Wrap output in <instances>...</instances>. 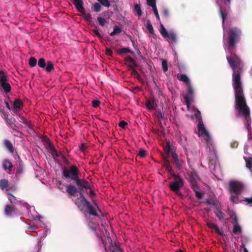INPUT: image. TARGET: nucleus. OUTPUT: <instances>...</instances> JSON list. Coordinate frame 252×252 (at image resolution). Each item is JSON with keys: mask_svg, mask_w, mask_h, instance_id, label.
Listing matches in <instances>:
<instances>
[{"mask_svg": "<svg viewBox=\"0 0 252 252\" xmlns=\"http://www.w3.org/2000/svg\"><path fill=\"white\" fill-rule=\"evenodd\" d=\"M226 59L233 71L232 86L235 95L234 108L247 119L250 116V111L247 105L241 80V73L244 70V63L235 53H231L230 56L226 57Z\"/></svg>", "mask_w": 252, "mask_h": 252, "instance_id": "obj_1", "label": "nucleus"}, {"mask_svg": "<svg viewBox=\"0 0 252 252\" xmlns=\"http://www.w3.org/2000/svg\"><path fill=\"white\" fill-rule=\"evenodd\" d=\"M63 178L64 179H70L75 181L76 185L85 189L91 188L90 183L85 179H79V171L76 166L71 165L69 167H64L62 169Z\"/></svg>", "mask_w": 252, "mask_h": 252, "instance_id": "obj_2", "label": "nucleus"}, {"mask_svg": "<svg viewBox=\"0 0 252 252\" xmlns=\"http://www.w3.org/2000/svg\"><path fill=\"white\" fill-rule=\"evenodd\" d=\"M229 192L230 193V200L234 203H237L238 196L242 193L244 185L238 181H231L228 184Z\"/></svg>", "mask_w": 252, "mask_h": 252, "instance_id": "obj_3", "label": "nucleus"}, {"mask_svg": "<svg viewBox=\"0 0 252 252\" xmlns=\"http://www.w3.org/2000/svg\"><path fill=\"white\" fill-rule=\"evenodd\" d=\"M241 34L242 32L238 28L232 27L229 29L228 33L229 50H231L236 47V44L240 41Z\"/></svg>", "mask_w": 252, "mask_h": 252, "instance_id": "obj_4", "label": "nucleus"}, {"mask_svg": "<svg viewBox=\"0 0 252 252\" xmlns=\"http://www.w3.org/2000/svg\"><path fill=\"white\" fill-rule=\"evenodd\" d=\"M83 199L84 203L81 205V208H79V210L82 212L88 213L90 215L98 217L97 211L98 210L100 213H101V211L97 204L95 203L94 206H93L86 198Z\"/></svg>", "mask_w": 252, "mask_h": 252, "instance_id": "obj_5", "label": "nucleus"}, {"mask_svg": "<svg viewBox=\"0 0 252 252\" xmlns=\"http://www.w3.org/2000/svg\"><path fill=\"white\" fill-rule=\"evenodd\" d=\"M173 177L174 179V181L171 182L169 183V188L178 195L182 196L183 195L180 192V190L184 186V180L179 174H177L176 176H173Z\"/></svg>", "mask_w": 252, "mask_h": 252, "instance_id": "obj_6", "label": "nucleus"}, {"mask_svg": "<svg viewBox=\"0 0 252 252\" xmlns=\"http://www.w3.org/2000/svg\"><path fill=\"white\" fill-rule=\"evenodd\" d=\"M194 91L191 84L188 85L187 93L184 95V99L187 107H189L190 101L193 97Z\"/></svg>", "mask_w": 252, "mask_h": 252, "instance_id": "obj_7", "label": "nucleus"}, {"mask_svg": "<svg viewBox=\"0 0 252 252\" xmlns=\"http://www.w3.org/2000/svg\"><path fill=\"white\" fill-rule=\"evenodd\" d=\"M204 140L206 144L207 149H209L210 151H213L215 157L217 158V150L210 135H208V137H204Z\"/></svg>", "mask_w": 252, "mask_h": 252, "instance_id": "obj_8", "label": "nucleus"}, {"mask_svg": "<svg viewBox=\"0 0 252 252\" xmlns=\"http://www.w3.org/2000/svg\"><path fill=\"white\" fill-rule=\"evenodd\" d=\"M197 130H198V135L200 136V135L203 136L204 137L210 135L209 132L206 129L205 126L203 123L202 120H200L198 122L197 125Z\"/></svg>", "mask_w": 252, "mask_h": 252, "instance_id": "obj_9", "label": "nucleus"}, {"mask_svg": "<svg viewBox=\"0 0 252 252\" xmlns=\"http://www.w3.org/2000/svg\"><path fill=\"white\" fill-rule=\"evenodd\" d=\"M16 211V208L14 206L11 205H6L4 208V213L7 216H11L12 214L15 213Z\"/></svg>", "mask_w": 252, "mask_h": 252, "instance_id": "obj_10", "label": "nucleus"}, {"mask_svg": "<svg viewBox=\"0 0 252 252\" xmlns=\"http://www.w3.org/2000/svg\"><path fill=\"white\" fill-rule=\"evenodd\" d=\"M73 3L79 12L84 13L85 8L82 0H73Z\"/></svg>", "mask_w": 252, "mask_h": 252, "instance_id": "obj_11", "label": "nucleus"}, {"mask_svg": "<svg viewBox=\"0 0 252 252\" xmlns=\"http://www.w3.org/2000/svg\"><path fill=\"white\" fill-rule=\"evenodd\" d=\"M125 61L127 63H129L128 65V67L130 68L131 69H133L134 68H136L137 67V64L136 63L135 60L132 59L130 56H128L125 58Z\"/></svg>", "mask_w": 252, "mask_h": 252, "instance_id": "obj_12", "label": "nucleus"}, {"mask_svg": "<svg viewBox=\"0 0 252 252\" xmlns=\"http://www.w3.org/2000/svg\"><path fill=\"white\" fill-rule=\"evenodd\" d=\"M216 210L214 211V213L216 217L219 219L220 221L223 220L224 219V214L221 211L219 205H216Z\"/></svg>", "mask_w": 252, "mask_h": 252, "instance_id": "obj_13", "label": "nucleus"}, {"mask_svg": "<svg viewBox=\"0 0 252 252\" xmlns=\"http://www.w3.org/2000/svg\"><path fill=\"white\" fill-rule=\"evenodd\" d=\"M66 191L71 196H74L77 192V188L72 185H68L66 186Z\"/></svg>", "mask_w": 252, "mask_h": 252, "instance_id": "obj_14", "label": "nucleus"}, {"mask_svg": "<svg viewBox=\"0 0 252 252\" xmlns=\"http://www.w3.org/2000/svg\"><path fill=\"white\" fill-rule=\"evenodd\" d=\"M2 167L5 170H8L9 173L12 170L13 165L8 159H4L2 161Z\"/></svg>", "mask_w": 252, "mask_h": 252, "instance_id": "obj_15", "label": "nucleus"}, {"mask_svg": "<svg viewBox=\"0 0 252 252\" xmlns=\"http://www.w3.org/2000/svg\"><path fill=\"white\" fill-rule=\"evenodd\" d=\"M177 78L179 81L183 82L187 85L190 84L189 79L186 74H178Z\"/></svg>", "mask_w": 252, "mask_h": 252, "instance_id": "obj_16", "label": "nucleus"}, {"mask_svg": "<svg viewBox=\"0 0 252 252\" xmlns=\"http://www.w3.org/2000/svg\"><path fill=\"white\" fill-rule=\"evenodd\" d=\"M207 226L209 228L215 230L216 232L219 235L222 236L223 234V231L220 230L218 226L213 223H208Z\"/></svg>", "mask_w": 252, "mask_h": 252, "instance_id": "obj_17", "label": "nucleus"}, {"mask_svg": "<svg viewBox=\"0 0 252 252\" xmlns=\"http://www.w3.org/2000/svg\"><path fill=\"white\" fill-rule=\"evenodd\" d=\"M0 86L6 93H8L11 91V86L7 81L3 82L0 83Z\"/></svg>", "mask_w": 252, "mask_h": 252, "instance_id": "obj_18", "label": "nucleus"}, {"mask_svg": "<svg viewBox=\"0 0 252 252\" xmlns=\"http://www.w3.org/2000/svg\"><path fill=\"white\" fill-rule=\"evenodd\" d=\"M4 145L7 149L9 152L11 153L14 152V148L10 141L8 140H4Z\"/></svg>", "mask_w": 252, "mask_h": 252, "instance_id": "obj_19", "label": "nucleus"}, {"mask_svg": "<svg viewBox=\"0 0 252 252\" xmlns=\"http://www.w3.org/2000/svg\"><path fill=\"white\" fill-rule=\"evenodd\" d=\"M117 52L119 55L126 53H133V52L129 48H122L117 50Z\"/></svg>", "mask_w": 252, "mask_h": 252, "instance_id": "obj_20", "label": "nucleus"}, {"mask_svg": "<svg viewBox=\"0 0 252 252\" xmlns=\"http://www.w3.org/2000/svg\"><path fill=\"white\" fill-rule=\"evenodd\" d=\"M9 186V182L7 179H2L0 180V189L3 190Z\"/></svg>", "mask_w": 252, "mask_h": 252, "instance_id": "obj_21", "label": "nucleus"}, {"mask_svg": "<svg viewBox=\"0 0 252 252\" xmlns=\"http://www.w3.org/2000/svg\"><path fill=\"white\" fill-rule=\"evenodd\" d=\"M173 163L176 165L178 169H181L185 164V162L183 160L178 158L173 161Z\"/></svg>", "mask_w": 252, "mask_h": 252, "instance_id": "obj_22", "label": "nucleus"}, {"mask_svg": "<svg viewBox=\"0 0 252 252\" xmlns=\"http://www.w3.org/2000/svg\"><path fill=\"white\" fill-rule=\"evenodd\" d=\"M23 106V102L19 99H16L13 102V107L15 108L20 109Z\"/></svg>", "mask_w": 252, "mask_h": 252, "instance_id": "obj_23", "label": "nucleus"}, {"mask_svg": "<svg viewBox=\"0 0 252 252\" xmlns=\"http://www.w3.org/2000/svg\"><path fill=\"white\" fill-rule=\"evenodd\" d=\"M159 32L161 35L165 38H167V36L168 35L169 33L166 31L165 27L162 24H160Z\"/></svg>", "mask_w": 252, "mask_h": 252, "instance_id": "obj_24", "label": "nucleus"}, {"mask_svg": "<svg viewBox=\"0 0 252 252\" xmlns=\"http://www.w3.org/2000/svg\"><path fill=\"white\" fill-rule=\"evenodd\" d=\"M20 122L26 125V126L30 128H32V124L31 122L28 121L25 118H24L23 116H20Z\"/></svg>", "mask_w": 252, "mask_h": 252, "instance_id": "obj_25", "label": "nucleus"}, {"mask_svg": "<svg viewBox=\"0 0 252 252\" xmlns=\"http://www.w3.org/2000/svg\"><path fill=\"white\" fill-rule=\"evenodd\" d=\"M166 38L169 39L174 43H176L177 40L176 33L172 32L169 33L168 35L167 36Z\"/></svg>", "mask_w": 252, "mask_h": 252, "instance_id": "obj_26", "label": "nucleus"}, {"mask_svg": "<svg viewBox=\"0 0 252 252\" xmlns=\"http://www.w3.org/2000/svg\"><path fill=\"white\" fill-rule=\"evenodd\" d=\"M134 10L135 12H136L137 15L138 16H141L142 14V12L141 8V6L140 4H135L134 5Z\"/></svg>", "mask_w": 252, "mask_h": 252, "instance_id": "obj_27", "label": "nucleus"}, {"mask_svg": "<svg viewBox=\"0 0 252 252\" xmlns=\"http://www.w3.org/2000/svg\"><path fill=\"white\" fill-rule=\"evenodd\" d=\"M146 28L148 30L150 33H151L152 35L154 34V30L149 20L147 21Z\"/></svg>", "mask_w": 252, "mask_h": 252, "instance_id": "obj_28", "label": "nucleus"}, {"mask_svg": "<svg viewBox=\"0 0 252 252\" xmlns=\"http://www.w3.org/2000/svg\"><path fill=\"white\" fill-rule=\"evenodd\" d=\"M145 104L147 108L149 110L155 109V102L154 100L147 101Z\"/></svg>", "mask_w": 252, "mask_h": 252, "instance_id": "obj_29", "label": "nucleus"}, {"mask_svg": "<svg viewBox=\"0 0 252 252\" xmlns=\"http://www.w3.org/2000/svg\"><path fill=\"white\" fill-rule=\"evenodd\" d=\"M233 232L235 234L241 233L242 232V228L239 224H234Z\"/></svg>", "mask_w": 252, "mask_h": 252, "instance_id": "obj_30", "label": "nucleus"}, {"mask_svg": "<svg viewBox=\"0 0 252 252\" xmlns=\"http://www.w3.org/2000/svg\"><path fill=\"white\" fill-rule=\"evenodd\" d=\"M46 67V70L48 72H50L54 68V64L50 61L48 62Z\"/></svg>", "mask_w": 252, "mask_h": 252, "instance_id": "obj_31", "label": "nucleus"}, {"mask_svg": "<svg viewBox=\"0 0 252 252\" xmlns=\"http://www.w3.org/2000/svg\"><path fill=\"white\" fill-rule=\"evenodd\" d=\"M8 189H6V194L9 195V197H8V200L11 203H15V201L16 200V198L10 192H8Z\"/></svg>", "mask_w": 252, "mask_h": 252, "instance_id": "obj_32", "label": "nucleus"}, {"mask_svg": "<svg viewBox=\"0 0 252 252\" xmlns=\"http://www.w3.org/2000/svg\"><path fill=\"white\" fill-rule=\"evenodd\" d=\"M83 198L84 197H78L74 201L75 204L77 205L78 208H81V205L84 203Z\"/></svg>", "mask_w": 252, "mask_h": 252, "instance_id": "obj_33", "label": "nucleus"}, {"mask_svg": "<svg viewBox=\"0 0 252 252\" xmlns=\"http://www.w3.org/2000/svg\"><path fill=\"white\" fill-rule=\"evenodd\" d=\"M83 16L84 18L89 22H91L92 20V15L90 13H86L85 12V10H84V13H81Z\"/></svg>", "mask_w": 252, "mask_h": 252, "instance_id": "obj_34", "label": "nucleus"}, {"mask_svg": "<svg viewBox=\"0 0 252 252\" xmlns=\"http://www.w3.org/2000/svg\"><path fill=\"white\" fill-rule=\"evenodd\" d=\"M7 77L5 75L4 72L2 70H0V83L3 82L7 81Z\"/></svg>", "mask_w": 252, "mask_h": 252, "instance_id": "obj_35", "label": "nucleus"}, {"mask_svg": "<svg viewBox=\"0 0 252 252\" xmlns=\"http://www.w3.org/2000/svg\"><path fill=\"white\" fill-rule=\"evenodd\" d=\"M220 13L221 15V17L222 20V25H224V22L225 19L226 17V13L225 12V11L223 10L222 7H220Z\"/></svg>", "mask_w": 252, "mask_h": 252, "instance_id": "obj_36", "label": "nucleus"}, {"mask_svg": "<svg viewBox=\"0 0 252 252\" xmlns=\"http://www.w3.org/2000/svg\"><path fill=\"white\" fill-rule=\"evenodd\" d=\"M29 63L31 67H34L37 63V60L34 57H31L29 59Z\"/></svg>", "mask_w": 252, "mask_h": 252, "instance_id": "obj_37", "label": "nucleus"}, {"mask_svg": "<svg viewBox=\"0 0 252 252\" xmlns=\"http://www.w3.org/2000/svg\"><path fill=\"white\" fill-rule=\"evenodd\" d=\"M165 168L166 170L170 173L171 176H176L177 174H175L174 173L172 167L170 164L168 165V166H166V167H165Z\"/></svg>", "mask_w": 252, "mask_h": 252, "instance_id": "obj_38", "label": "nucleus"}, {"mask_svg": "<svg viewBox=\"0 0 252 252\" xmlns=\"http://www.w3.org/2000/svg\"><path fill=\"white\" fill-rule=\"evenodd\" d=\"M38 65L41 68H44L46 66V62L44 58H40L38 62Z\"/></svg>", "mask_w": 252, "mask_h": 252, "instance_id": "obj_39", "label": "nucleus"}, {"mask_svg": "<svg viewBox=\"0 0 252 252\" xmlns=\"http://www.w3.org/2000/svg\"><path fill=\"white\" fill-rule=\"evenodd\" d=\"M246 167L250 169L252 168V158H249L248 159H246Z\"/></svg>", "mask_w": 252, "mask_h": 252, "instance_id": "obj_40", "label": "nucleus"}, {"mask_svg": "<svg viewBox=\"0 0 252 252\" xmlns=\"http://www.w3.org/2000/svg\"><path fill=\"white\" fill-rule=\"evenodd\" d=\"M131 69L132 70V75L135 76L139 81H141L142 80L141 77L140 75L136 71L135 68H134L133 69Z\"/></svg>", "mask_w": 252, "mask_h": 252, "instance_id": "obj_41", "label": "nucleus"}, {"mask_svg": "<svg viewBox=\"0 0 252 252\" xmlns=\"http://www.w3.org/2000/svg\"><path fill=\"white\" fill-rule=\"evenodd\" d=\"M98 22L100 26L103 27L105 26V24L106 23V21L104 18H103L101 17H98L97 18Z\"/></svg>", "mask_w": 252, "mask_h": 252, "instance_id": "obj_42", "label": "nucleus"}, {"mask_svg": "<svg viewBox=\"0 0 252 252\" xmlns=\"http://www.w3.org/2000/svg\"><path fill=\"white\" fill-rule=\"evenodd\" d=\"M162 67L164 72L167 71L168 70V65L167 62L165 60H162Z\"/></svg>", "mask_w": 252, "mask_h": 252, "instance_id": "obj_43", "label": "nucleus"}, {"mask_svg": "<svg viewBox=\"0 0 252 252\" xmlns=\"http://www.w3.org/2000/svg\"><path fill=\"white\" fill-rule=\"evenodd\" d=\"M112 252H124L118 246H112L110 249Z\"/></svg>", "mask_w": 252, "mask_h": 252, "instance_id": "obj_44", "label": "nucleus"}, {"mask_svg": "<svg viewBox=\"0 0 252 252\" xmlns=\"http://www.w3.org/2000/svg\"><path fill=\"white\" fill-rule=\"evenodd\" d=\"M24 168L23 165L21 163H19V166L17 167L16 169V174H22L23 172Z\"/></svg>", "mask_w": 252, "mask_h": 252, "instance_id": "obj_45", "label": "nucleus"}, {"mask_svg": "<svg viewBox=\"0 0 252 252\" xmlns=\"http://www.w3.org/2000/svg\"><path fill=\"white\" fill-rule=\"evenodd\" d=\"M98 1L103 6L109 7L110 5V1L108 0H98Z\"/></svg>", "mask_w": 252, "mask_h": 252, "instance_id": "obj_46", "label": "nucleus"}, {"mask_svg": "<svg viewBox=\"0 0 252 252\" xmlns=\"http://www.w3.org/2000/svg\"><path fill=\"white\" fill-rule=\"evenodd\" d=\"M171 151V147L169 143H167L165 147L164 148V152L165 153V156L169 157V153Z\"/></svg>", "mask_w": 252, "mask_h": 252, "instance_id": "obj_47", "label": "nucleus"}, {"mask_svg": "<svg viewBox=\"0 0 252 252\" xmlns=\"http://www.w3.org/2000/svg\"><path fill=\"white\" fill-rule=\"evenodd\" d=\"M151 7L153 8V12H154V13L155 16L158 19V20H159V14L158 13V9L157 8L156 5L152 6Z\"/></svg>", "mask_w": 252, "mask_h": 252, "instance_id": "obj_48", "label": "nucleus"}, {"mask_svg": "<svg viewBox=\"0 0 252 252\" xmlns=\"http://www.w3.org/2000/svg\"><path fill=\"white\" fill-rule=\"evenodd\" d=\"M162 15L163 17L166 19L167 20L169 17V12L167 9H164L162 11Z\"/></svg>", "mask_w": 252, "mask_h": 252, "instance_id": "obj_49", "label": "nucleus"}, {"mask_svg": "<svg viewBox=\"0 0 252 252\" xmlns=\"http://www.w3.org/2000/svg\"><path fill=\"white\" fill-rule=\"evenodd\" d=\"M168 156H163V166L165 167L166 166H168V165H170V162L169 160L167 159Z\"/></svg>", "mask_w": 252, "mask_h": 252, "instance_id": "obj_50", "label": "nucleus"}, {"mask_svg": "<svg viewBox=\"0 0 252 252\" xmlns=\"http://www.w3.org/2000/svg\"><path fill=\"white\" fill-rule=\"evenodd\" d=\"M94 11L96 12H99L101 10V6L99 3L96 2L94 4Z\"/></svg>", "mask_w": 252, "mask_h": 252, "instance_id": "obj_51", "label": "nucleus"}, {"mask_svg": "<svg viewBox=\"0 0 252 252\" xmlns=\"http://www.w3.org/2000/svg\"><path fill=\"white\" fill-rule=\"evenodd\" d=\"M14 122H15V120H13L12 119H8L6 120V123L7 125L10 127H12V124L14 123Z\"/></svg>", "mask_w": 252, "mask_h": 252, "instance_id": "obj_52", "label": "nucleus"}, {"mask_svg": "<svg viewBox=\"0 0 252 252\" xmlns=\"http://www.w3.org/2000/svg\"><path fill=\"white\" fill-rule=\"evenodd\" d=\"M138 155L141 158H144L146 156V151L143 149H140Z\"/></svg>", "mask_w": 252, "mask_h": 252, "instance_id": "obj_53", "label": "nucleus"}, {"mask_svg": "<svg viewBox=\"0 0 252 252\" xmlns=\"http://www.w3.org/2000/svg\"><path fill=\"white\" fill-rule=\"evenodd\" d=\"M93 32L94 33L99 39H102V36L101 35V34L99 33L97 29H94L93 31Z\"/></svg>", "mask_w": 252, "mask_h": 252, "instance_id": "obj_54", "label": "nucleus"}, {"mask_svg": "<svg viewBox=\"0 0 252 252\" xmlns=\"http://www.w3.org/2000/svg\"><path fill=\"white\" fill-rule=\"evenodd\" d=\"M238 219L236 214H233L232 216V223L234 224L238 223Z\"/></svg>", "mask_w": 252, "mask_h": 252, "instance_id": "obj_55", "label": "nucleus"}, {"mask_svg": "<svg viewBox=\"0 0 252 252\" xmlns=\"http://www.w3.org/2000/svg\"><path fill=\"white\" fill-rule=\"evenodd\" d=\"M147 4L150 6L156 5V0H147Z\"/></svg>", "mask_w": 252, "mask_h": 252, "instance_id": "obj_56", "label": "nucleus"}, {"mask_svg": "<svg viewBox=\"0 0 252 252\" xmlns=\"http://www.w3.org/2000/svg\"><path fill=\"white\" fill-rule=\"evenodd\" d=\"M195 193V196L198 199H202L203 197L204 193L200 191H196Z\"/></svg>", "mask_w": 252, "mask_h": 252, "instance_id": "obj_57", "label": "nucleus"}, {"mask_svg": "<svg viewBox=\"0 0 252 252\" xmlns=\"http://www.w3.org/2000/svg\"><path fill=\"white\" fill-rule=\"evenodd\" d=\"M79 187V190H78V192L79 193V197H85V196L84 195V191L83 190V189H85L81 188L80 187Z\"/></svg>", "mask_w": 252, "mask_h": 252, "instance_id": "obj_58", "label": "nucleus"}, {"mask_svg": "<svg viewBox=\"0 0 252 252\" xmlns=\"http://www.w3.org/2000/svg\"><path fill=\"white\" fill-rule=\"evenodd\" d=\"M100 103V101L98 100H94L92 101V105L94 108L97 107Z\"/></svg>", "mask_w": 252, "mask_h": 252, "instance_id": "obj_59", "label": "nucleus"}, {"mask_svg": "<svg viewBox=\"0 0 252 252\" xmlns=\"http://www.w3.org/2000/svg\"><path fill=\"white\" fill-rule=\"evenodd\" d=\"M127 125V123L125 121H122L119 124V126L123 128H124Z\"/></svg>", "mask_w": 252, "mask_h": 252, "instance_id": "obj_60", "label": "nucleus"}, {"mask_svg": "<svg viewBox=\"0 0 252 252\" xmlns=\"http://www.w3.org/2000/svg\"><path fill=\"white\" fill-rule=\"evenodd\" d=\"M113 31L115 32L116 34H119L122 32L121 28L117 26H115L114 27Z\"/></svg>", "mask_w": 252, "mask_h": 252, "instance_id": "obj_61", "label": "nucleus"}, {"mask_svg": "<svg viewBox=\"0 0 252 252\" xmlns=\"http://www.w3.org/2000/svg\"><path fill=\"white\" fill-rule=\"evenodd\" d=\"M244 201L249 204L250 206H252V197L246 198H245Z\"/></svg>", "mask_w": 252, "mask_h": 252, "instance_id": "obj_62", "label": "nucleus"}, {"mask_svg": "<svg viewBox=\"0 0 252 252\" xmlns=\"http://www.w3.org/2000/svg\"><path fill=\"white\" fill-rule=\"evenodd\" d=\"M105 53L107 56H112L113 54V52L110 48H107L105 50Z\"/></svg>", "mask_w": 252, "mask_h": 252, "instance_id": "obj_63", "label": "nucleus"}, {"mask_svg": "<svg viewBox=\"0 0 252 252\" xmlns=\"http://www.w3.org/2000/svg\"><path fill=\"white\" fill-rule=\"evenodd\" d=\"M189 182L191 185V188L193 187V186H196L197 184L196 181L192 178H190Z\"/></svg>", "mask_w": 252, "mask_h": 252, "instance_id": "obj_64", "label": "nucleus"}]
</instances>
